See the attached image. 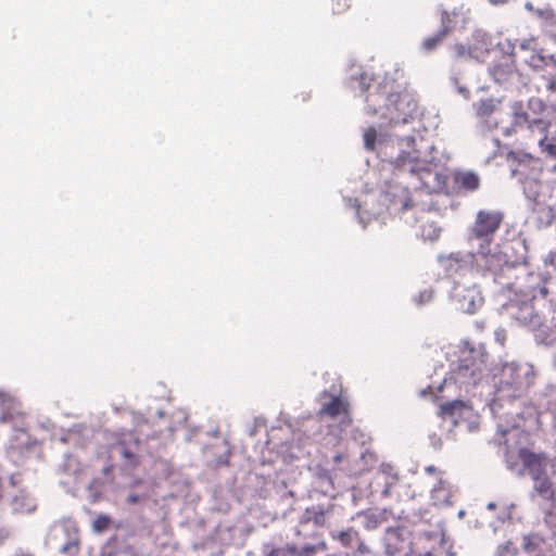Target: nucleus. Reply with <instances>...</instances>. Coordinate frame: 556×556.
I'll return each mask as SVG.
<instances>
[{
	"instance_id": "obj_1",
	"label": "nucleus",
	"mask_w": 556,
	"mask_h": 556,
	"mask_svg": "<svg viewBox=\"0 0 556 556\" xmlns=\"http://www.w3.org/2000/svg\"><path fill=\"white\" fill-rule=\"evenodd\" d=\"M368 113L379 114L393 124H405L416 112L417 103L407 92L394 89V83L384 80L366 99Z\"/></svg>"
},
{
	"instance_id": "obj_2",
	"label": "nucleus",
	"mask_w": 556,
	"mask_h": 556,
	"mask_svg": "<svg viewBox=\"0 0 556 556\" xmlns=\"http://www.w3.org/2000/svg\"><path fill=\"white\" fill-rule=\"evenodd\" d=\"M503 222V214L497 211H479L473 225L476 238L491 242Z\"/></svg>"
},
{
	"instance_id": "obj_3",
	"label": "nucleus",
	"mask_w": 556,
	"mask_h": 556,
	"mask_svg": "<svg viewBox=\"0 0 556 556\" xmlns=\"http://www.w3.org/2000/svg\"><path fill=\"white\" fill-rule=\"evenodd\" d=\"M517 454L523 467V471L519 472L520 475H528L533 480L547 472V456L545 453H534L527 447H521Z\"/></svg>"
},
{
	"instance_id": "obj_4",
	"label": "nucleus",
	"mask_w": 556,
	"mask_h": 556,
	"mask_svg": "<svg viewBox=\"0 0 556 556\" xmlns=\"http://www.w3.org/2000/svg\"><path fill=\"white\" fill-rule=\"evenodd\" d=\"M531 481L532 496H539L552 504H556V488L547 472Z\"/></svg>"
},
{
	"instance_id": "obj_5",
	"label": "nucleus",
	"mask_w": 556,
	"mask_h": 556,
	"mask_svg": "<svg viewBox=\"0 0 556 556\" xmlns=\"http://www.w3.org/2000/svg\"><path fill=\"white\" fill-rule=\"evenodd\" d=\"M457 302L460 311L473 314L482 305L483 299L477 289L468 288L463 294L458 295Z\"/></svg>"
},
{
	"instance_id": "obj_6",
	"label": "nucleus",
	"mask_w": 556,
	"mask_h": 556,
	"mask_svg": "<svg viewBox=\"0 0 556 556\" xmlns=\"http://www.w3.org/2000/svg\"><path fill=\"white\" fill-rule=\"evenodd\" d=\"M139 439L132 437L130 438L129 443L126 440L118 443L121 455L126 466L136 467L139 465Z\"/></svg>"
},
{
	"instance_id": "obj_7",
	"label": "nucleus",
	"mask_w": 556,
	"mask_h": 556,
	"mask_svg": "<svg viewBox=\"0 0 556 556\" xmlns=\"http://www.w3.org/2000/svg\"><path fill=\"white\" fill-rule=\"evenodd\" d=\"M395 164L397 167H407L410 172H416L421 168V166L419 165L420 153L415 149H413L412 151H402L397 155Z\"/></svg>"
},
{
	"instance_id": "obj_8",
	"label": "nucleus",
	"mask_w": 556,
	"mask_h": 556,
	"mask_svg": "<svg viewBox=\"0 0 556 556\" xmlns=\"http://www.w3.org/2000/svg\"><path fill=\"white\" fill-rule=\"evenodd\" d=\"M320 414H325L330 417H337L340 414L348 416L349 403L340 396H333L329 403L323 405Z\"/></svg>"
},
{
	"instance_id": "obj_9",
	"label": "nucleus",
	"mask_w": 556,
	"mask_h": 556,
	"mask_svg": "<svg viewBox=\"0 0 556 556\" xmlns=\"http://www.w3.org/2000/svg\"><path fill=\"white\" fill-rule=\"evenodd\" d=\"M545 540L535 534L525 535L522 538V548L528 556H535L545 549Z\"/></svg>"
},
{
	"instance_id": "obj_10",
	"label": "nucleus",
	"mask_w": 556,
	"mask_h": 556,
	"mask_svg": "<svg viewBox=\"0 0 556 556\" xmlns=\"http://www.w3.org/2000/svg\"><path fill=\"white\" fill-rule=\"evenodd\" d=\"M455 182L467 191H475L479 188L480 179L472 172H463L455 176Z\"/></svg>"
},
{
	"instance_id": "obj_11",
	"label": "nucleus",
	"mask_w": 556,
	"mask_h": 556,
	"mask_svg": "<svg viewBox=\"0 0 556 556\" xmlns=\"http://www.w3.org/2000/svg\"><path fill=\"white\" fill-rule=\"evenodd\" d=\"M357 516L364 518V528L366 530H375L382 522L386 521V517H384L383 513H376V511H371V510H366V511L357 513Z\"/></svg>"
},
{
	"instance_id": "obj_12",
	"label": "nucleus",
	"mask_w": 556,
	"mask_h": 556,
	"mask_svg": "<svg viewBox=\"0 0 556 556\" xmlns=\"http://www.w3.org/2000/svg\"><path fill=\"white\" fill-rule=\"evenodd\" d=\"M12 504L14 511L18 514H30L36 509L34 500L23 494L15 496Z\"/></svg>"
},
{
	"instance_id": "obj_13",
	"label": "nucleus",
	"mask_w": 556,
	"mask_h": 556,
	"mask_svg": "<svg viewBox=\"0 0 556 556\" xmlns=\"http://www.w3.org/2000/svg\"><path fill=\"white\" fill-rule=\"evenodd\" d=\"M533 117L526 112L520 103L514 105L513 125L518 128L527 127L529 129Z\"/></svg>"
},
{
	"instance_id": "obj_14",
	"label": "nucleus",
	"mask_w": 556,
	"mask_h": 556,
	"mask_svg": "<svg viewBox=\"0 0 556 556\" xmlns=\"http://www.w3.org/2000/svg\"><path fill=\"white\" fill-rule=\"evenodd\" d=\"M313 522L317 527L326 523V511L324 509L307 508L301 519V523Z\"/></svg>"
},
{
	"instance_id": "obj_15",
	"label": "nucleus",
	"mask_w": 556,
	"mask_h": 556,
	"mask_svg": "<svg viewBox=\"0 0 556 556\" xmlns=\"http://www.w3.org/2000/svg\"><path fill=\"white\" fill-rule=\"evenodd\" d=\"M331 536L333 540L339 541L342 546L350 547L353 542L358 540L359 533L353 528H348L338 533H333Z\"/></svg>"
},
{
	"instance_id": "obj_16",
	"label": "nucleus",
	"mask_w": 556,
	"mask_h": 556,
	"mask_svg": "<svg viewBox=\"0 0 556 556\" xmlns=\"http://www.w3.org/2000/svg\"><path fill=\"white\" fill-rule=\"evenodd\" d=\"M496 111V104L493 99L480 100L477 105V115L482 118H489Z\"/></svg>"
},
{
	"instance_id": "obj_17",
	"label": "nucleus",
	"mask_w": 556,
	"mask_h": 556,
	"mask_svg": "<svg viewBox=\"0 0 556 556\" xmlns=\"http://www.w3.org/2000/svg\"><path fill=\"white\" fill-rule=\"evenodd\" d=\"M464 408V403L462 401H453L450 403L442 404L440 406V416L442 418L452 417L455 415L456 410H462Z\"/></svg>"
},
{
	"instance_id": "obj_18",
	"label": "nucleus",
	"mask_w": 556,
	"mask_h": 556,
	"mask_svg": "<svg viewBox=\"0 0 556 556\" xmlns=\"http://www.w3.org/2000/svg\"><path fill=\"white\" fill-rule=\"evenodd\" d=\"M316 551H317V546H315V545H305L301 549H299L295 545H288V552L290 555L314 556Z\"/></svg>"
},
{
	"instance_id": "obj_19",
	"label": "nucleus",
	"mask_w": 556,
	"mask_h": 556,
	"mask_svg": "<svg viewBox=\"0 0 556 556\" xmlns=\"http://www.w3.org/2000/svg\"><path fill=\"white\" fill-rule=\"evenodd\" d=\"M518 547L511 542L507 541L497 547L496 556H517Z\"/></svg>"
},
{
	"instance_id": "obj_20",
	"label": "nucleus",
	"mask_w": 556,
	"mask_h": 556,
	"mask_svg": "<svg viewBox=\"0 0 556 556\" xmlns=\"http://www.w3.org/2000/svg\"><path fill=\"white\" fill-rule=\"evenodd\" d=\"M80 549V542L78 538H75L73 540H70L66 542L62 548L61 552L63 554H66L68 556H77Z\"/></svg>"
},
{
	"instance_id": "obj_21",
	"label": "nucleus",
	"mask_w": 556,
	"mask_h": 556,
	"mask_svg": "<svg viewBox=\"0 0 556 556\" xmlns=\"http://www.w3.org/2000/svg\"><path fill=\"white\" fill-rule=\"evenodd\" d=\"M548 140L549 139L547 135H545L539 140V144L544 152H546L551 156L556 157V140L555 138H552V141Z\"/></svg>"
},
{
	"instance_id": "obj_22",
	"label": "nucleus",
	"mask_w": 556,
	"mask_h": 556,
	"mask_svg": "<svg viewBox=\"0 0 556 556\" xmlns=\"http://www.w3.org/2000/svg\"><path fill=\"white\" fill-rule=\"evenodd\" d=\"M111 522V519L106 515H99L92 522V529L97 533L105 531Z\"/></svg>"
},
{
	"instance_id": "obj_23",
	"label": "nucleus",
	"mask_w": 556,
	"mask_h": 556,
	"mask_svg": "<svg viewBox=\"0 0 556 556\" xmlns=\"http://www.w3.org/2000/svg\"><path fill=\"white\" fill-rule=\"evenodd\" d=\"M377 139V131L374 127H369L364 132V143L367 150H374Z\"/></svg>"
},
{
	"instance_id": "obj_24",
	"label": "nucleus",
	"mask_w": 556,
	"mask_h": 556,
	"mask_svg": "<svg viewBox=\"0 0 556 556\" xmlns=\"http://www.w3.org/2000/svg\"><path fill=\"white\" fill-rule=\"evenodd\" d=\"M351 7L350 0H331V11L333 14H342Z\"/></svg>"
},
{
	"instance_id": "obj_25",
	"label": "nucleus",
	"mask_w": 556,
	"mask_h": 556,
	"mask_svg": "<svg viewBox=\"0 0 556 556\" xmlns=\"http://www.w3.org/2000/svg\"><path fill=\"white\" fill-rule=\"evenodd\" d=\"M548 123L539 117H533V121L529 127L531 131L538 130L543 136L546 135Z\"/></svg>"
},
{
	"instance_id": "obj_26",
	"label": "nucleus",
	"mask_w": 556,
	"mask_h": 556,
	"mask_svg": "<svg viewBox=\"0 0 556 556\" xmlns=\"http://www.w3.org/2000/svg\"><path fill=\"white\" fill-rule=\"evenodd\" d=\"M528 106L529 109H531L533 112H543L545 110V104L543 103V101L539 98H531L529 101H528Z\"/></svg>"
},
{
	"instance_id": "obj_27",
	"label": "nucleus",
	"mask_w": 556,
	"mask_h": 556,
	"mask_svg": "<svg viewBox=\"0 0 556 556\" xmlns=\"http://www.w3.org/2000/svg\"><path fill=\"white\" fill-rule=\"evenodd\" d=\"M356 543H357V547H356V551L354 552L353 556H363V555L370 554L369 546L364 542V540L361 539V536L358 538V540H356Z\"/></svg>"
},
{
	"instance_id": "obj_28",
	"label": "nucleus",
	"mask_w": 556,
	"mask_h": 556,
	"mask_svg": "<svg viewBox=\"0 0 556 556\" xmlns=\"http://www.w3.org/2000/svg\"><path fill=\"white\" fill-rule=\"evenodd\" d=\"M287 555H290L288 552V545L286 547H274L266 554V556H287Z\"/></svg>"
},
{
	"instance_id": "obj_29",
	"label": "nucleus",
	"mask_w": 556,
	"mask_h": 556,
	"mask_svg": "<svg viewBox=\"0 0 556 556\" xmlns=\"http://www.w3.org/2000/svg\"><path fill=\"white\" fill-rule=\"evenodd\" d=\"M441 40V37L437 36V37H432V38H428L424 46L427 50H431L433 48L437 47L438 42Z\"/></svg>"
},
{
	"instance_id": "obj_30",
	"label": "nucleus",
	"mask_w": 556,
	"mask_h": 556,
	"mask_svg": "<svg viewBox=\"0 0 556 556\" xmlns=\"http://www.w3.org/2000/svg\"><path fill=\"white\" fill-rule=\"evenodd\" d=\"M516 367L514 366H505L504 369H503V375L506 376L507 374H509L510 376H513V374L516 371Z\"/></svg>"
},
{
	"instance_id": "obj_31",
	"label": "nucleus",
	"mask_w": 556,
	"mask_h": 556,
	"mask_svg": "<svg viewBox=\"0 0 556 556\" xmlns=\"http://www.w3.org/2000/svg\"><path fill=\"white\" fill-rule=\"evenodd\" d=\"M403 210H408L410 207H413V203L410 201V199H406L404 202H403V205H402Z\"/></svg>"
},
{
	"instance_id": "obj_32",
	"label": "nucleus",
	"mask_w": 556,
	"mask_h": 556,
	"mask_svg": "<svg viewBox=\"0 0 556 556\" xmlns=\"http://www.w3.org/2000/svg\"><path fill=\"white\" fill-rule=\"evenodd\" d=\"M343 458H344L343 454H337V455L333 457V462H334L336 464H339V463H341V462L343 460Z\"/></svg>"
},
{
	"instance_id": "obj_33",
	"label": "nucleus",
	"mask_w": 556,
	"mask_h": 556,
	"mask_svg": "<svg viewBox=\"0 0 556 556\" xmlns=\"http://www.w3.org/2000/svg\"><path fill=\"white\" fill-rule=\"evenodd\" d=\"M317 546V549H321V551H326L327 549V544L325 542H321L319 544L316 545Z\"/></svg>"
},
{
	"instance_id": "obj_34",
	"label": "nucleus",
	"mask_w": 556,
	"mask_h": 556,
	"mask_svg": "<svg viewBox=\"0 0 556 556\" xmlns=\"http://www.w3.org/2000/svg\"><path fill=\"white\" fill-rule=\"evenodd\" d=\"M506 462H507L508 468L514 470L515 469V464L513 462H510V459L508 457H507Z\"/></svg>"
},
{
	"instance_id": "obj_35",
	"label": "nucleus",
	"mask_w": 556,
	"mask_h": 556,
	"mask_svg": "<svg viewBox=\"0 0 556 556\" xmlns=\"http://www.w3.org/2000/svg\"><path fill=\"white\" fill-rule=\"evenodd\" d=\"M435 470H437V469H435V467H433V466H428V467H426V471H427V472H434Z\"/></svg>"
},
{
	"instance_id": "obj_36",
	"label": "nucleus",
	"mask_w": 556,
	"mask_h": 556,
	"mask_svg": "<svg viewBox=\"0 0 556 556\" xmlns=\"http://www.w3.org/2000/svg\"><path fill=\"white\" fill-rule=\"evenodd\" d=\"M511 384H518L519 383V378H514L511 381H510Z\"/></svg>"
},
{
	"instance_id": "obj_37",
	"label": "nucleus",
	"mask_w": 556,
	"mask_h": 556,
	"mask_svg": "<svg viewBox=\"0 0 556 556\" xmlns=\"http://www.w3.org/2000/svg\"><path fill=\"white\" fill-rule=\"evenodd\" d=\"M383 494L384 495H388L389 494V485L386 488V490L383 491Z\"/></svg>"
},
{
	"instance_id": "obj_38",
	"label": "nucleus",
	"mask_w": 556,
	"mask_h": 556,
	"mask_svg": "<svg viewBox=\"0 0 556 556\" xmlns=\"http://www.w3.org/2000/svg\"><path fill=\"white\" fill-rule=\"evenodd\" d=\"M327 556H334V555H327Z\"/></svg>"
},
{
	"instance_id": "obj_39",
	"label": "nucleus",
	"mask_w": 556,
	"mask_h": 556,
	"mask_svg": "<svg viewBox=\"0 0 556 556\" xmlns=\"http://www.w3.org/2000/svg\"><path fill=\"white\" fill-rule=\"evenodd\" d=\"M555 475H556V472H555Z\"/></svg>"
}]
</instances>
